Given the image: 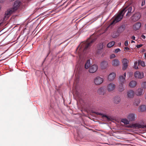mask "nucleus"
Segmentation results:
<instances>
[{
  "label": "nucleus",
  "mask_w": 146,
  "mask_h": 146,
  "mask_svg": "<svg viewBox=\"0 0 146 146\" xmlns=\"http://www.w3.org/2000/svg\"><path fill=\"white\" fill-rule=\"evenodd\" d=\"M18 8V1L17 0L14 2L13 7L8 9L5 12L4 17V20L7 19L11 14Z\"/></svg>",
  "instance_id": "obj_1"
},
{
  "label": "nucleus",
  "mask_w": 146,
  "mask_h": 146,
  "mask_svg": "<svg viewBox=\"0 0 146 146\" xmlns=\"http://www.w3.org/2000/svg\"><path fill=\"white\" fill-rule=\"evenodd\" d=\"M135 11V9L134 7H131L130 6H127L123 8L121 11L123 14L124 15L126 12H127L126 16H129L131 15V13H133Z\"/></svg>",
  "instance_id": "obj_2"
},
{
  "label": "nucleus",
  "mask_w": 146,
  "mask_h": 146,
  "mask_svg": "<svg viewBox=\"0 0 146 146\" xmlns=\"http://www.w3.org/2000/svg\"><path fill=\"white\" fill-rule=\"evenodd\" d=\"M123 15H124L123 14L122 12L120 11L119 13L115 17L114 19L111 23V24L112 25L113 23H116L120 21L122 19Z\"/></svg>",
  "instance_id": "obj_3"
},
{
  "label": "nucleus",
  "mask_w": 146,
  "mask_h": 146,
  "mask_svg": "<svg viewBox=\"0 0 146 146\" xmlns=\"http://www.w3.org/2000/svg\"><path fill=\"white\" fill-rule=\"evenodd\" d=\"M141 17L140 14L139 12L134 14L131 17V19L132 21L136 22L139 20Z\"/></svg>",
  "instance_id": "obj_4"
},
{
  "label": "nucleus",
  "mask_w": 146,
  "mask_h": 146,
  "mask_svg": "<svg viewBox=\"0 0 146 146\" xmlns=\"http://www.w3.org/2000/svg\"><path fill=\"white\" fill-rule=\"evenodd\" d=\"M104 81L103 79L99 76H97L95 78L94 82L96 85H100Z\"/></svg>",
  "instance_id": "obj_5"
},
{
  "label": "nucleus",
  "mask_w": 146,
  "mask_h": 146,
  "mask_svg": "<svg viewBox=\"0 0 146 146\" xmlns=\"http://www.w3.org/2000/svg\"><path fill=\"white\" fill-rule=\"evenodd\" d=\"M94 42V40H92L89 42H85L82 44L81 47L82 48L84 47V50H86L91 46V44Z\"/></svg>",
  "instance_id": "obj_6"
},
{
  "label": "nucleus",
  "mask_w": 146,
  "mask_h": 146,
  "mask_svg": "<svg viewBox=\"0 0 146 146\" xmlns=\"http://www.w3.org/2000/svg\"><path fill=\"white\" fill-rule=\"evenodd\" d=\"M122 70H125L128 66V63L129 61L126 58H123L122 60Z\"/></svg>",
  "instance_id": "obj_7"
},
{
  "label": "nucleus",
  "mask_w": 146,
  "mask_h": 146,
  "mask_svg": "<svg viewBox=\"0 0 146 146\" xmlns=\"http://www.w3.org/2000/svg\"><path fill=\"white\" fill-rule=\"evenodd\" d=\"M98 68V66L94 64L90 66L89 69V72L90 73H94L96 72Z\"/></svg>",
  "instance_id": "obj_8"
},
{
  "label": "nucleus",
  "mask_w": 146,
  "mask_h": 146,
  "mask_svg": "<svg viewBox=\"0 0 146 146\" xmlns=\"http://www.w3.org/2000/svg\"><path fill=\"white\" fill-rule=\"evenodd\" d=\"M133 126L134 127V129H146V125H143L142 124H140L138 123H134Z\"/></svg>",
  "instance_id": "obj_9"
},
{
  "label": "nucleus",
  "mask_w": 146,
  "mask_h": 146,
  "mask_svg": "<svg viewBox=\"0 0 146 146\" xmlns=\"http://www.w3.org/2000/svg\"><path fill=\"white\" fill-rule=\"evenodd\" d=\"M115 87L114 84L112 83H110L107 86L108 90L109 92L112 91L115 89Z\"/></svg>",
  "instance_id": "obj_10"
},
{
  "label": "nucleus",
  "mask_w": 146,
  "mask_h": 146,
  "mask_svg": "<svg viewBox=\"0 0 146 146\" xmlns=\"http://www.w3.org/2000/svg\"><path fill=\"white\" fill-rule=\"evenodd\" d=\"M134 76L136 78L141 79L143 76V74L142 72H140L139 71H137L134 74Z\"/></svg>",
  "instance_id": "obj_11"
},
{
  "label": "nucleus",
  "mask_w": 146,
  "mask_h": 146,
  "mask_svg": "<svg viewBox=\"0 0 146 146\" xmlns=\"http://www.w3.org/2000/svg\"><path fill=\"white\" fill-rule=\"evenodd\" d=\"M93 113H94L96 114V115H101L103 118L105 117L108 120H110V117H108L107 115H105L102 113H99V112H95V111H93Z\"/></svg>",
  "instance_id": "obj_12"
},
{
  "label": "nucleus",
  "mask_w": 146,
  "mask_h": 146,
  "mask_svg": "<svg viewBox=\"0 0 146 146\" xmlns=\"http://www.w3.org/2000/svg\"><path fill=\"white\" fill-rule=\"evenodd\" d=\"M115 75V74L114 72L110 73L108 76V80L110 81H112L114 79Z\"/></svg>",
  "instance_id": "obj_13"
},
{
  "label": "nucleus",
  "mask_w": 146,
  "mask_h": 146,
  "mask_svg": "<svg viewBox=\"0 0 146 146\" xmlns=\"http://www.w3.org/2000/svg\"><path fill=\"white\" fill-rule=\"evenodd\" d=\"M127 96L129 98H133L134 96V92L131 90H130L127 91Z\"/></svg>",
  "instance_id": "obj_14"
},
{
  "label": "nucleus",
  "mask_w": 146,
  "mask_h": 146,
  "mask_svg": "<svg viewBox=\"0 0 146 146\" xmlns=\"http://www.w3.org/2000/svg\"><path fill=\"white\" fill-rule=\"evenodd\" d=\"M112 65L115 66H117L119 65L120 62L118 59H115L112 61Z\"/></svg>",
  "instance_id": "obj_15"
},
{
  "label": "nucleus",
  "mask_w": 146,
  "mask_h": 146,
  "mask_svg": "<svg viewBox=\"0 0 146 146\" xmlns=\"http://www.w3.org/2000/svg\"><path fill=\"white\" fill-rule=\"evenodd\" d=\"M108 63L107 61H104L100 64V67L102 69H105L107 67Z\"/></svg>",
  "instance_id": "obj_16"
},
{
  "label": "nucleus",
  "mask_w": 146,
  "mask_h": 146,
  "mask_svg": "<svg viewBox=\"0 0 146 146\" xmlns=\"http://www.w3.org/2000/svg\"><path fill=\"white\" fill-rule=\"evenodd\" d=\"M127 119L129 121H133L135 120V115L133 113H131L129 114L127 116Z\"/></svg>",
  "instance_id": "obj_17"
},
{
  "label": "nucleus",
  "mask_w": 146,
  "mask_h": 146,
  "mask_svg": "<svg viewBox=\"0 0 146 146\" xmlns=\"http://www.w3.org/2000/svg\"><path fill=\"white\" fill-rule=\"evenodd\" d=\"M141 26V24L139 22H137L133 26V29L135 30L139 29Z\"/></svg>",
  "instance_id": "obj_18"
},
{
  "label": "nucleus",
  "mask_w": 146,
  "mask_h": 146,
  "mask_svg": "<svg viewBox=\"0 0 146 146\" xmlns=\"http://www.w3.org/2000/svg\"><path fill=\"white\" fill-rule=\"evenodd\" d=\"M146 110V106L144 105L140 106L138 109V111L139 112H143Z\"/></svg>",
  "instance_id": "obj_19"
},
{
  "label": "nucleus",
  "mask_w": 146,
  "mask_h": 146,
  "mask_svg": "<svg viewBox=\"0 0 146 146\" xmlns=\"http://www.w3.org/2000/svg\"><path fill=\"white\" fill-rule=\"evenodd\" d=\"M125 27L124 25H121L118 28L117 31L119 34L121 33L125 30Z\"/></svg>",
  "instance_id": "obj_20"
},
{
  "label": "nucleus",
  "mask_w": 146,
  "mask_h": 146,
  "mask_svg": "<svg viewBox=\"0 0 146 146\" xmlns=\"http://www.w3.org/2000/svg\"><path fill=\"white\" fill-rule=\"evenodd\" d=\"M98 93L100 95H104V87H102L99 88L97 91Z\"/></svg>",
  "instance_id": "obj_21"
},
{
  "label": "nucleus",
  "mask_w": 146,
  "mask_h": 146,
  "mask_svg": "<svg viewBox=\"0 0 146 146\" xmlns=\"http://www.w3.org/2000/svg\"><path fill=\"white\" fill-rule=\"evenodd\" d=\"M143 93V90L141 88L138 89L136 92V94L137 96H141Z\"/></svg>",
  "instance_id": "obj_22"
},
{
  "label": "nucleus",
  "mask_w": 146,
  "mask_h": 146,
  "mask_svg": "<svg viewBox=\"0 0 146 146\" xmlns=\"http://www.w3.org/2000/svg\"><path fill=\"white\" fill-rule=\"evenodd\" d=\"M136 82L135 81H132L129 83V86L131 88L134 87L136 85Z\"/></svg>",
  "instance_id": "obj_23"
},
{
  "label": "nucleus",
  "mask_w": 146,
  "mask_h": 146,
  "mask_svg": "<svg viewBox=\"0 0 146 146\" xmlns=\"http://www.w3.org/2000/svg\"><path fill=\"white\" fill-rule=\"evenodd\" d=\"M119 79L120 81L121 85H123V84L125 80V77H124L123 76H120L119 77Z\"/></svg>",
  "instance_id": "obj_24"
},
{
  "label": "nucleus",
  "mask_w": 146,
  "mask_h": 146,
  "mask_svg": "<svg viewBox=\"0 0 146 146\" xmlns=\"http://www.w3.org/2000/svg\"><path fill=\"white\" fill-rule=\"evenodd\" d=\"M140 101L139 98H136L134 100L133 104L134 106H137L140 104Z\"/></svg>",
  "instance_id": "obj_25"
},
{
  "label": "nucleus",
  "mask_w": 146,
  "mask_h": 146,
  "mask_svg": "<svg viewBox=\"0 0 146 146\" xmlns=\"http://www.w3.org/2000/svg\"><path fill=\"white\" fill-rule=\"evenodd\" d=\"M119 33L117 31H114L112 34L111 36L113 38H116L119 35Z\"/></svg>",
  "instance_id": "obj_26"
},
{
  "label": "nucleus",
  "mask_w": 146,
  "mask_h": 146,
  "mask_svg": "<svg viewBox=\"0 0 146 146\" xmlns=\"http://www.w3.org/2000/svg\"><path fill=\"white\" fill-rule=\"evenodd\" d=\"M120 101V98L119 97H115L114 98V101L115 103L118 104Z\"/></svg>",
  "instance_id": "obj_27"
},
{
  "label": "nucleus",
  "mask_w": 146,
  "mask_h": 146,
  "mask_svg": "<svg viewBox=\"0 0 146 146\" xmlns=\"http://www.w3.org/2000/svg\"><path fill=\"white\" fill-rule=\"evenodd\" d=\"M90 65V60H88L85 65V68L87 69L89 68Z\"/></svg>",
  "instance_id": "obj_28"
},
{
  "label": "nucleus",
  "mask_w": 146,
  "mask_h": 146,
  "mask_svg": "<svg viewBox=\"0 0 146 146\" xmlns=\"http://www.w3.org/2000/svg\"><path fill=\"white\" fill-rule=\"evenodd\" d=\"M115 44V42L114 41H112L109 42L107 44V46L108 47L110 48L113 46Z\"/></svg>",
  "instance_id": "obj_29"
},
{
  "label": "nucleus",
  "mask_w": 146,
  "mask_h": 146,
  "mask_svg": "<svg viewBox=\"0 0 146 146\" xmlns=\"http://www.w3.org/2000/svg\"><path fill=\"white\" fill-rule=\"evenodd\" d=\"M104 46V44L103 43H100L98 46V49H99V50H101L103 48Z\"/></svg>",
  "instance_id": "obj_30"
},
{
  "label": "nucleus",
  "mask_w": 146,
  "mask_h": 146,
  "mask_svg": "<svg viewBox=\"0 0 146 146\" xmlns=\"http://www.w3.org/2000/svg\"><path fill=\"white\" fill-rule=\"evenodd\" d=\"M138 64L141 65L142 66H145V62L143 61L140 60H138Z\"/></svg>",
  "instance_id": "obj_31"
},
{
  "label": "nucleus",
  "mask_w": 146,
  "mask_h": 146,
  "mask_svg": "<svg viewBox=\"0 0 146 146\" xmlns=\"http://www.w3.org/2000/svg\"><path fill=\"white\" fill-rule=\"evenodd\" d=\"M121 121L124 123L125 124L127 125L129 123V121H128L126 119H122Z\"/></svg>",
  "instance_id": "obj_32"
},
{
  "label": "nucleus",
  "mask_w": 146,
  "mask_h": 146,
  "mask_svg": "<svg viewBox=\"0 0 146 146\" xmlns=\"http://www.w3.org/2000/svg\"><path fill=\"white\" fill-rule=\"evenodd\" d=\"M19 10H21L23 8V5L22 4V3L21 2H20L19 1Z\"/></svg>",
  "instance_id": "obj_33"
},
{
  "label": "nucleus",
  "mask_w": 146,
  "mask_h": 146,
  "mask_svg": "<svg viewBox=\"0 0 146 146\" xmlns=\"http://www.w3.org/2000/svg\"><path fill=\"white\" fill-rule=\"evenodd\" d=\"M142 87L144 88H146V82L143 83L141 85Z\"/></svg>",
  "instance_id": "obj_34"
},
{
  "label": "nucleus",
  "mask_w": 146,
  "mask_h": 146,
  "mask_svg": "<svg viewBox=\"0 0 146 146\" xmlns=\"http://www.w3.org/2000/svg\"><path fill=\"white\" fill-rule=\"evenodd\" d=\"M121 85V86H120L119 87V90L120 92H122L123 90V85Z\"/></svg>",
  "instance_id": "obj_35"
},
{
  "label": "nucleus",
  "mask_w": 146,
  "mask_h": 146,
  "mask_svg": "<svg viewBox=\"0 0 146 146\" xmlns=\"http://www.w3.org/2000/svg\"><path fill=\"white\" fill-rule=\"evenodd\" d=\"M134 125V123L132 124H130L127 126V127L129 128H133L134 129V127L133 126Z\"/></svg>",
  "instance_id": "obj_36"
},
{
  "label": "nucleus",
  "mask_w": 146,
  "mask_h": 146,
  "mask_svg": "<svg viewBox=\"0 0 146 146\" xmlns=\"http://www.w3.org/2000/svg\"><path fill=\"white\" fill-rule=\"evenodd\" d=\"M137 62H135L134 63V68L135 69H137L138 68V67L137 66Z\"/></svg>",
  "instance_id": "obj_37"
},
{
  "label": "nucleus",
  "mask_w": 146,
  "mask_h": 146,
  "mask_svg": "<svg viewBox=\"0 0 146 146\" xmlns=\"http://www.w3.org/2000/svg\"><path fill=\"white\" fill-rule=\"evenodd\" d=\"M120 51L121 50L119 48H117L115 50V52L116 53H117L120 52Z\"/></svg>",
  "instance_id": "obj_38"
},
{
  "label": "nucleus",
  "mask_w": 146,
  "mask_h": 146,
  "mask_svg": "<svg viewBox=\"0 0 146 146\" xmlns=\"http://www.w3.org/2000/svg\"><path fill=\"white\" fill-rule=\"evenodd\" d=\"M115 55L114 54H112L110 56V58H115Z\"/></svg>",
  "instance_id": "obj_39"
},
{
  "label": "nucleus",
  "mask_w": 146,
  "mask_h": 146,
  "mask_svg": "<svg viewBox=\"0 0 146 146\" xmlns=\"http://www.w3.org/2000/svg\"><path fill=\"white\" fill-rule=\"evenodd\" d=\"M124 44L125 46H128V40H127L125 41V42Z\"/></svg>",
  "instance_id": "obj_40"
},
{
  "label": "nucleus",
  "mask_w": 146,
  "mask_h": 146,
  "mask_svg": "<svg viewBox=\"0 0 146 146\" xmlns=\"http://www.w3.org/2000/svg\"><path fill=\"white\" fill-rule=\"evenodd\" d=\"M142 46H143V44H138V45H137V48H139L141 47Z\"/></svg>",
  "instance_id": "obj_41"
},
{
  "label": "nucleus",
  "mask_w": 146,
  "mask_h": 146,
  "mask_svg": "<svg viewBox=\"0 0 146 146\" xmlns=\"http://www.w3.org/2000/svg\"><path fill=\"white\" fill-rule=\"evenodd\" d=\"M101 50H100V51L99 50V49H98V50L97 51V53L98 54H100L101 53Z\"/></svg>",
  "instance_id": "obj_42"
},
{
  "label": "nucleus",
  "mask_w": 146,
  "mask_h": 146,
  "mask_svg": "<svg viewBox=\"0 0 146 146\" xmlns=\"http://www.w3.org/2000/svg\"><path fill=\"white\" fill-rule=\"evenodd\" d=\"M129 50V48L128 47H125L124 48V50Z\"/></svg>",
  "instance_id": "obj_43"
},
{
  "label": "nucleus",
  "mask_w": 146,
  "mask_h": 146,
  "mask_svg": "<svg viewBox=\"0 0 146 146\" xmlns=\"http://www.w3.org/2000/svg\"><path fill=\"white\" fill-rule=\"evenodd\" d=\"M141 37L143 39H145V36L143 35H142L141 36Z\"/></svg>",
  "instance_id": "obj_44"
},
{
  "label": "nucleus",
  "mask_w": 146,
  "mask_h": 146,
  "mask_svg": "<svg viewBox=\"0 0 146 146\" xmlns=\"http://www.w3.org/2000/svg\"><path fill=\"white\" fill-rule=\"evenodd\" d=\"M131 38L133 40H135V37L134 36H133Z\"/></svg>",
  "instance_id": "obj_45"
},
{
  "label": "nucleus",
  "mask_w": 146,
  "mask_h": 146,
  "mask_svg": "<svg viewBox=\"0 0 146 146\" xmlns=\"http://www.w3.org/2000/svg\"><path fill=\"white\" fill-rule=\"evenodd\" d=\"M5 0H0V2L1 3H3Z\"/></svg>",
  "instance_id": "obj_46"
},
{
  "label": "nucleus",
  "mask_w": 146,
  "mask_h": 146,
  "mask_svg": "<svg viewBox=\"0 0 146 146\" xmlns=\"http://www.w3.org/2000/svg\"><path fill=\"white\" fill-rule=\"evenodd\" d=\"M124 77H125H125H126V73H125L124 74Z\"/></svg>",
  "instance_id": "obj_47"
},
{
  "label": "nucleus",
  "mask_w": 146,
  "mask_h": 146,
  "mask_svg": "<svg viewBox=\"0 0 146 146\" xmlns=\"http://www.w3.org/2000/svg\"><path fill=\"white\" fill-rule=\"evenodd\" d=\"M144 55H145V59H146V53H145Z\"/></svg>",
  "instance_id": "obj_48"
},
{
  "label": "nucleus",
  "mask_w": 146,
  "mask_h": 146,
  "mask_svg": "<svg viewBox=\"0 0 146 146\" xmlns=\"http://www.w3.org/2000/svg\"><path fill=\"white\" fill-rule=\"evenodd\" d=\"M145 98L146 100V94H145Z\"/></svg>",
  "instance_id": "obj_49"
},
{
  "label": "nucleus",
  "mask_w": 146,
  "mask_h": 146,
  "mask_svg": "<svg viewBox=\"0 0 146 146\" xmlns=\"http://www.w3.org/2000/svg\"><path fill=\"white\" fill-rule=\"evenodd\" d=\"M99 17H98L97 18H95L94 19L95 20H96Z\"/></svg>",
  "instance_id": "obj_50"
},
{
  "label": "nucleus",
  "mask_w": 146,
  "mask_h": 146,
  "mask_svg": "<svg viewBox=\"0 0 146 146\" xmlns=\"http://www.w3.org/2000/svg\"><path fill=\"white\" fill-rule=\"evenodd\" d=\"M135 42V41H133V40H132L131 41V43H133V42Z\"/></svg>",
  "instance_id": "obj_51"
},
{
  "label": "nucleus",
  "mask_w": 146,
  "mask_h": 146,
  "mask_svg": "<svg viewBox=\"0 0 146 146\" xmlns=\"http://www.w3.org/2000/svg\"><path fill=\"white\" fill-rule=\"evenodd\" d=\"M1 5H0V10L1 9Z\"/></svg>",
  "instance_id": "obj_52"
},
{
  "label": "nucleus",
  "mask_w": 146,
  "mask_h": 146,
  "mask_svg": "<svg viewBox=\"0 0 146 146\" xmlns=\"http://www.w3.org/2000/svg\"><path fill=\"white\" fill-rule=\"evenodd\" d=\"M143 2H142V5L143 6Z\"/></svg>",
  "instance_id": "obj_53"
},
{
  "label": "nucleus",
  "mask_w": 146,
  "mask_h": 146,
  "mask_svg": "<svg viewBox=\"0 0 146 146\" xmlns=\"http://www.w3.org/2000/svg\"><path fill=\"white\" fill-rule=\"evenodd\" d=\"M18 39V37H17V39Z\"/></svg>",
  "instance_id": "obj_54"
},
{
  "label": "nucleus",
  "mask_w": 146,
  "mask_h": 146,
  "mask_svg": "<svg viewBox=\"0 0 146 146\" xmlns=\"http://www.w3.org/2000/svg\"><path fill=\"white\" fill-rule=\"evenodd\" d=\"M21 52H19V53H20Z\"/></svg>",
  "instance_id": "obj_55"
}]
</instances>
